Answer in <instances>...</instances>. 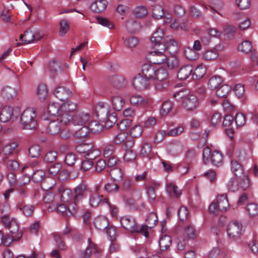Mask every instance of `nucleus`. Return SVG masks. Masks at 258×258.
I'll return each mask as SVG.
<instances>
[{
	"instance_id": "obj_60",
	"label": "nucleus",
	"mask_w": 258,
	"mask_h": 258,
	"mask_svg": "<svg viewBox=\"0 0 258 258\" xmlns=\"http://www.w3.org/2000/svg\"><path fill=\"white\" fill-rule=\"evenodd\" d=\"M124 155V160L126 162H131L135 160L137 153L134 150H126Z\"/></svg>"
},
{
	"instance_id": "obj_19",
	"label": "nucleus",
	"mask_w": 258,
	"mask_h": 258,
	"mask_svg": "<svg viewBox=\"0 0 258 258\" xmlns=\"http://www.w3.org/2000/svg\"><path fill=\"white\" fill-rule=\"evenodd\" d=\"M61 168L62 165L61 163L58 162L52 163L48 168V172L52 176H55L58 174H59L60 175L66 174V176H68V174L67 173V171L64 170H61Z\"/></svg>"
},
{
	"instance_id": "obj_43",
	"label": "nucleus",
	"mask_w": 258,
	"mask_h": 258,
	"mask_svg": "<svg viewBox=\"0 0 258 258\" xmlns=\"http://www.w3.org/2000/svg\"><path fill=\"white\" fill-rule=\"evenodd\" d=\"M61 106L58 103H52L47 107L48 113L50 115L57 116L60 113Z\"/></svg>"
},
{
	"instance_id": "obj_31",
	"label": "nucleus",
	"mask_w": 258,
	"mask_h": 258,
	"mask_svg": "<svg viewBox=\"0 0 258 258\" xmlns=\"http://www.w3.org/2000/svg\"><path fill=\"white\" fill-rule=\"evenodd\" d=\"M159 242L161 250L164 251L169 248L171 244L172 240L170 236L164 235L161 237Z\"/></svg>"
},
{
	"instance_id": "obj_40",
	"label": "nucleus",
	"mask_w": 258,
	"mask_h": 258,
	"mask_svg": "<svg viewBox=\"0 0 258 258\" xmlns=\"http://www.w3.org/2000/svg\"><path fill=\"white\" fill-rule=\"evenodd\" d=\"M93 145L91 143L89 144H81L77 145L76 147V150L77 152L80 154H86L93 149Z\"/></svg>"
},
{
	"instance_id": "obj_46",
	"label": "nucleus",
	"mask_w": 258,
	"mask_h": 258,
	"mask_svg": "<svg viewBox=\"0 0 258 258\" xmlns=\"http://www.w3.org/2000/svg\"><path fill=\"white\" fill-rule=\"evenodd\" d=\"M20 38L24 43H30L35 39V35L31 30H27L24 34H21Z\"/></svg>"
},
{
	"instance_id": "obj_39",
	"label": "nucleus",
	"mask_w": 258,
	"mask_h": 258,
	"mask_svg": "<svg viewBox=\"0 0 258 258\" xmlns=\"http://www.w3.org/2000/svg\"><path fill=\"white\" fill-rule=\"evenodd\" d=\"M112 104L114 110L120 111L123 108L124 101L119 96H113L111 99Z\"/></svg>"
},
{
	"instance_id": "obj_23",
	"label": "nucleus",
	"mask_w": 258,
	"mask_h": 258,
	"mask_svg": "<svg viewBox=\"0 0 258 258\" xmlns=\"http://www.w3.org/2000/svg\"><path fill=\"white\" fill-rule=\"evenodd\" d=\"M60 113L57 115V120L64 125H67L70 122L73 121V115L67 112H64L60 108Z\"/></svg>"
},
{
	"instance_id": "obj_45",
	"label": "nucleus",
	"mask_w": 258,
	"mask_h": 258,
	"mask_svg": "<svg viewBox=\"0 0 258 258\" xmlns=\"http://www.w3.org/2000/svg\"><path fill=\"white\" fill-rule=\"evenodd\" d=\"M48 91L46 85L44 84H40L37 88V94L39 99L44 100L46 98Z\"/></svg>"
},
{
	"instance_id": "obj_37",
	"label": "nucleus",
	"mask_w": 258,
	"mask_h": 258,
	"mask_svg": "<svg viewBox=\"0 0 258 258\" xmlns=\"http://www.w3.org/2000/svg\"><path fill=\"white\" fill-rule=\"evenodd\" d=\"M59 35L62 37L67 34L70 29V24L66 19H62L59 23Z\"/></svg>"
},
{
	"instance_id": "obj_9",
	"label": "nucleus",
	"mask_w": 258,
	"mask_h": 258,
	"mask_svg": "<svg viewBox=\"0 0 258 258\" xmlns=\"http://www.w3.org/2000/svg\"><path fill=\"white\" fill-rule=\"evenodd\" d=\"M199 104L197 96L194 95L186 96L182 98L183 107L188 111H194Z\"/></svg>"
},
{
	"instance_id": "obj_38",
	"label": "nucleus",
	"mask_w": 258,
	"mask_h": 258,
	"mask_svg": "<svg viewBox=\"0 0 258 258\" xmlns=\"http://www.w3.org/2000/svg\"><path fill=\"white\" fill-rule=\"evenodd\" d=\"M216 203L221 211L226 210L229 205L227 197L224 195L217 197Z\"/></svg>"
},
{
	"instance_id": "obj_29",
	"label": "nucleus",
	"mask_w": 258,
	"mask_h": 258,
	"mask_svg": "<svg viewBox=\"0 0 258 258\" xmlns=\"http://www.w3.org/2000/svg\"><path fill=\"white\" fill-rule=\"evenodd\" d=\"M58 192L63 202L69 203L71 201L72 193L70 189L60 187L58 188Z\"/></svg>"
},
{
	"instance_id": "obj_21",
	"label": "nucleus",
	"mask_w": 258,
	"mask_h": 258,
	"mask_svg": "<svg viewBox=\"0 0 258 258\" xmlns=\"http://www.w3.org/2000/svg\"><path fill=\"white\" fill-rule=\"evenodd\" d=\"M88 242L89 245L87 247L86 250L80 252V258H89L92 252H98V250L96 249V245L91 241L90 238L88 239Z\"/></svg>"
},
{
	"instance_id": "obj_26",
	"label": "nucleus",
	"mask_w": 258,
	"mask_h": 258,
	"mask_svg": "<svg viewBox=\"0 0 258 258\" xmlns=\"http://www.w3.org/2000/svg\"><path fill=\"white\" fill-rule=\"evenodd\" d=\"M2 94L4 98L11 100L14 99L16 97L17 91L15 88L8 86L3 88Z\"/></svg>"
},
{
	"instance_id": "obj_54",
	"label": "nucleus",
	"mask_w": 258,
	"mask_h": 258,
	"mask_svg": "<svg viewBox=\"0 0 258 258\" xmlns=\"http://www.w3.org/2000/svg\"><path fill=\"white\" fill-rule=\"evenodd\" d=\"M134 12L136 17L139 18H144L148 14L147 9L145 6H138L136 7Z\"/></svg>"
},
{
	"instance_id": "obj_63",
	"label": "nucleus",
	"mask_w": 258,
	"mask_h": 258,
	"mask_svg": "<svg viewBox=\"0 0 258 258\" xmlns=\"http://www.w3.org/2000/svg\"><path fill=\"white\" fill-rule=\"evenodd\" d=\"M166 61L167 65L170 69H174L179 65L178 60L175 56H172L168 58H166Z\"/></svg>"
},
{
	"instance_id": "obj_36",
	"label": "nucleus",
	"mask_w": 258,
	"mask_h": 258,
	"mask_svg": "<svg viewBox=\"0 0 258 258\" xmlns=\"http://www.w3.org/2000/svg\"><path fill=\"white\" fill-rule=\"evenodd\" d=\"M89 129L86 125L83 126L80 130L75 134V137L80 140L84 141L89 134Z\"/></svg>"
},
{
	"instance_id": "obj_3",
	"label": "nucleus",
	"mask_w": 258,
	"mask_h": 258,
	"mask_svg": "<svg viewBox=\"0 0 258 258\" xmlns=\"http://www.w3.org/2000/svg\"><path fill=\"white\" fill-rule=\"evenodd\" d=\"M211 149L209 147L204 148L203 151V162L205 164H207L209 161V157L212 163L214 166H219L222 165L223 156L221 153L218 151H214L211 154Z\"/></svg>"
},
{
	"instance_id": "obj_44",
	"label": "nucleus",
	"mask_w": 258,
	"mask_h": 258,
	"mask_svg": "<svg viewBox=\"0 0 258 258\" xmlns=\"http://www.w3.org/2000/svg\"><path fill=\"white\" fill-rule=\"evenodd\" d=\"M165 12L163 8L159 5L155 6L152 9V17L155 19H160L164 17Z\"/></svg>"
},
{
	"instance_id": "obj_15",
	"label": "nucleus",
	"mask_w": 258,
	"mask_h": 258,
	"mask_svg": "<svg viewBox=\"0 0 258 258\" xmlns=\"http://www.w3.org/2000/svg\"><path fill=\"white\" fill-rule=\"evenodd\" d=\"M54 95L58 99L63 101L71 96L72 92L65 87L58 86L54 91Z\"/></svg>"
},
{
	"instance_id": "obj_27",
	"label": "nucleus",
	"mask_w": 258,
	"mask_h": 258,
	"mask_svg": "<svg viewBox=\"0 0 258 258\" xmlns=\"http://www.w3.org/2000/svg\"><path fill=\"white\" fill-rule=\"evenodd\" d=\"M106 115H107V116L103 118V121L104 123V126L106 128H109L112 127L117 122V115L115 112L110 114L107 113Z\"/></svg>"
},
{
	"instance_id": "obj_47",
	"label": "nucleus",
	"mask_w": 258,
	"mask_h": 258,
	"mask_svg": "<svg viewBox=\"0 0 258 258\" xmlns=\"http://www.w3.org/2000/svg\"><path fill=\"white\" fill-rule=\"evenodd\" d=\"M122 189L132 193L135 190V185L133 181L129 178H125L122 184Z\"/></svg>"
},
{
	"instance_id": "obj_32",
	"label": "nucleus",
	"mask_w": 258,
	"mask_h": 258,
	"mask_svg": "<svg viewBox=\"0 0 258 258\" xmlns=\"http://www.w3.org/2000/svg\"><path fill=\"white\" fill-rule=\"evenodd\" d=\"M40 183L41 188L44 190L48 191L53 188L55 182L53 178L45 177V178Z\"/></svg>"
},
{
	"instance_id": "obj_55",
	"label": "nucleus",
	"mask_w": 258,
	"mask_h": 258,
	"mask_svg": "<svg viewBox=\"0 0 258 258\" xmlns=\"http://www.w3.org/2000/svg\"><path fill=\"white\" fill-rule=\"evenodd\" d=\"M41 152V148L38 145H33L29 149V154L32 158L39 157L40 155Z\"/></svg>"
},
{
	"instance_id": "obj_2",
	"label": "nucleus",
	"mask_w": 258,
	"mask_h": 258,
	"mask_svg": "<svg viewBox=\"0 0 258 258\" xmlns=\"http://www.w3.org/2000/svg\"><path fill=\"white\" fill-rule=\"evenodd\" d=\"M154 81L157 82L155 84V88L156 90L162 91L169 86V79L167 71L163 68L156 69L155 74Z\"/></svg>"
},
{
	"instance_id": "obj_62",
	"label": "nucleus",
	"mask_w": 258,
	"mask_h": 258,
	"mask_svg": "<svg viewBox=\"0 0 258 258\" xmlns=\"http://www.w3.org/2000/svg\"><path fill=\"white\" fill-rule=\"evenodd\" d=\"M108 113L107 108L104 106V105L102 103H98L96 106V113L97 116H103L106 115V113Z\"/></svg>"
},
{
	"instance_id": "obj_8",
	"label": "nucleus",
	"mask_w": 258,
	"mask_h": 258,
	"mask_svg": "<svg viewBox=\"0 0 258 258\" xmlns=\"http://www.w3.org/2000/svg\"><path fill=\"white\" fill-rule=\"evenodd\" d=\"M151 82V81L139 73L134 77L133 83V86L136 89L142 91L148 88Z\"/></svg>"
},
{
	"instance_id": "obj_22",
	"label": "nucleus",
	"mask_w": 258,
	"mask_h": 258,
	"mask_svg": "<svg viewBox=\"0 0 258 258\" xmlns=\"http://www.w3.org/2000/svg\"><path fill=\"white\" fill-rule=\"evenodd\" d=\"M107 4L106 0H97L91 5L90 9L95 13H100L106 9Z\"/></svg>"
},
{
	"instance_id": "obj_16",
	"label": "nucleus",
	"mask_w": 258,
	"mask_h": 258,
	"mask_svg": "<svg viewBox=\"0 0 258 258\" xmlns=\"http://www.w3.org/2000/svg\"><path fill=\"white\" fill-rule=\"evenodd\" d=\"M109 81L112 86L117 89L124 88L127 85V82L124 78L118 75H114L110 77L109 78Z\"/></svg>"
},
{
	"instance_id": "obj_64",
	"label": "nucleus",
	"mask_w": 258,
	"mask_h": 258,
	"mask_svg": "<svg viewBox=\"0 0 258 258\" xmlns=\"http://www.w3.org/2000/svg\"><path fill=\"white\" fill-rule=\"evenodd\" d=\"M116 182L106 184L104 186L105 190L109 193L117 192L119 190V186Z\"/></svg>"
},
{
	"instance_id": "obj_33",
	"label": "nucleus",
	"mask_w": 258,
	"mask_h": 258,
	"mask_svg": "<svg viewBox=\"0 0 258 258\" xmlns=\"http://www.w3.org/2000/svg\"><path fill=\"white\" fill-rule=\"evenodd\" d=\"M231 169L236 176L240 177L243 174V170L241 165L235 160H233L231 162Z\"/></svg>"
},
{
	"instance_id": "obj_41",
	"label": "nucleus",
	"mask_w": 258,
	"mask_h": 258,
	"mask_svg": "<svg viewBox=\"0 0 258 258\" xmlns=\"http://www.w3.org/2000/svg\"><path fill=\"white\" fill-rule=\"evenodd\" d=\"M223 33L226 38L231 39L234 36L235 28L232 25H226L223 27Z\"/></svg>"
},
{
	"instance_id": "obj_53",
	"label": "nucleus",
	"mask_w": 258,
	"mask_h": 258,
	"mask_svg": "<svg viewBox=\"0 0 258 258\" xmlns=\"http://www.w3.org/2000/svg\"><path fill=\"white\" fill-rule=\"evenodd\" d=\"M18 207L27 217L31 216L33 213L34 207L32 205H26L21 204L18 206Z\"/></svg>"
},
{
	"instance_id": "obj_35",
	"label": "nucleus",
	"mask_w": 258,
	"mask_h": 258,
	"mask_svg": "<svg viewBox=\"0 0 258 258\" xmlns=\"http://www.w3.org/2000/svg\"><path fill=\"white\" fill-rule=\"evenodd\" d=\"M126 27L129 32L135 33L139 31L141 28V26L137 21L130 20L126 22Z\"/></svg>"
},
{
	"instance_id": "obj_20",
	"label": "nucleus",
	"mask_w": 258,
	"mask_h": 258,
	"mask_svg": "<svg viewBox=\"0 0 258 258\" xmlns=\"http://www.w3.org/2000/svg\"><path fill=\"white\" fill-rule=\"evenodd\" d=\"M18 145L16 143H12L10 144L6 145L3 150V152L4 154L6 156L5 158L3 159L4 161H5L6 159L9 158V156L11 155L16 156L18 154V150L17 147Z\"/></svg>"
},
{
	"instance_id": "obj_10",
	"label": "nucleus",
	"mask_w": 258,
	"mask_h": 258,
	"mask_svg": "<svg viewBox=\"0 0 258 258\" xmlns=\"http://www.w3.org/2000/svg\"><path fill=\"white\" fill-rule=\"evenodd\" d=\"M74 191L75 200L80 201L86 197L87 193L91 192V190L87 184L82 182L74 188Z\"/></svg>"
},
{
	"instance_id": "obj_1",
	"label": "nucleus",
	"mask_w": 258,
	"mask_h": 258,
	"mask_svg": "<svg viewBox=\"0 0 258 258\" xmlns=\"http://www.w3.org/2000/svg\"><path fill=\"white\" fill-rule=\"evenodd\" d=\"M36 117V113L34 109L27 108L25 110L21 116V122L23 128L25 130L36 128L37 124Z\"/></svg>"
},
{
	"instance_id": "obj_34",
	"label": "nucleus",
	"mask_w": 258,
	"mask_h": 258,
	"mask_svg": "<svg viewBox=\"0 0 258 258\" xmlns=\"http://www.w3.org/2000/svg\"><path fill=\"white\" fill-rule=\"evenodd\" d=\"M223 79L219 76H214L211 77L208 82V86L211 90L217 89L223 83Z\"/></svg>"
},
{
	"instance_id": "obj_61",
	"label": "nucleus",
	"mask_w": 258,
	"mask_h": 258,
	"mask_svg": "<svg viewBox=\"0 0 258 258\" xmlns=\"http://www.w3.org/2000/svg\"><path fill=\"white\" fill-rule=\"evenodd\" d=\"M131 103L134 105H140L144 104L146 101L144 97L141 95H134L131 97Z\"/></svg>"
},
{
	"instance_id": "obj_48",
	"label": "nucleus",
	"mask_w": 258,
	"mask_h": 258,
	"mask_svg": "<svg viewBox=\"0 0 258 258\" xmlns=\"http://www.w3.org/2000/svg\"><path fill=\"white\" fill-rule=\"evenodd\" d=\"M45 178V173L42 170H36L32 176V180L36 183H40Z\"/></svg>"
},
{
	"instance_id": "obj_50",
	"label": "nucleus",
	"mask_w": 258,
	"mask_h": 258,
	"mask_svg": "<svg viewBox=\"0 0 258 258\" xmlns=\"http://www.w3.org/2000/svg\"><path fill=\"white\" fill-rule=\"evenodd\" d=\"M238 49L239 51L248 53L251 51L252 45L251 42L248 40H244L239 44Z\"/></svg>"
},
{
	"instance_id": "obj_49",
	"label": "nucleus",
	"mask_w": 258,
	"mask_h": 258,
	"mask_svg": "<svg viewBox=\"0 0 258 258\" xmlns=\"http://www.w3.org/2000/svg\"><path fill=\"white\" fill-rule=\"evenodd\" d=\"M177 186L172 183H169L167 185L166 189L169 195L171 197H178L181 195L180 190L177 189Z\"/></svg>"
},
{
	"instance_id": "obj_14",
	"label": "nucleus",
	"mask_w": 258,
	"mask_h": 258,
	"mask_svg": "<svg viewBox=\"0 0 258 258\" xmlns=\"http://www.w3.org/2000/svg\"><path fill=\"white\" fill-rule=\"evenodd\" d=\"M156 68L152 64L145 63L142 67V75L151 82L154 81Z\"/></svg>"
},
{
	"instance_id": "obj_57",
	"label": "nucleus",
	"mask_w": 258,
	"mask_h": 258,
	"mask_svg": "<svg viewBox=\"0 0 258 258\" xmlns=\"http://www.w3.org/2000/svg\"><path fill=\"white\" fill-rule=\"evenodd\" d=\"M152 146L150 143H145L141 148V155L143 157H150L151 154Z\"/></svg>"
},
{
	"instance_id": "obj_28",
	"label": "nucleus",
	"mask_w": 258,
	"mask_h": 258,
	"mask_svg": "<svg viewBox=\"0 0 258 258\" xmlns=\"http://www.w3.org/2000/svg\"><path fill=\"white\" fill-rule=\"evenodd\" d=\"M109 175L113 182H119L122 178L123 173L120 168L115 167L110 169Z\"/></svg>"
},
{
	"instance_id": "obj_59",
	"label": "nucleus",
	"mask_w": 258,
	"mask_h": 258,
	"mask_svg": "<svg viewBox=\"0 0 258 258\" xmlns=\"http://www.w3.org/2000/svg\"><path fill=\"white\" fill-rule=\"evenodd\" d=\"M130 133L133 138H138L143 133L142 127L140 125H136L131 128Z\"/></svg>"
},
{
	"instance_id": "obj_12",
	"label": "nucleus",
	"mask_w": 258,
	"mask_h": 258,
	"mask_svg": "<svg viewBox=\"0 0 258 258\" xmlns=\"http://www.w3.org/2000/svg\"><path fill=\"white\" fill-rule=\"evenodd\" d=\"M90 121V114L83 112H77L73 116V124L75 125H86Z\"/></svg>"
},
{
	"instance_id": "obj_11",
	"label": "nucleus",
	"mask_w": 258,
	"mask_h": 258,
	"mask_svg": "<svg viewBox=\"0 0 258 258\" xmlns=\"http://www.w3.org/2000/svg\"><path fill=\"white\" fill-rule=\"evenodd\" d=\"M121 226L131 232H138L140 230V226L135 223L134 219H131L127 217H123L120 219Z\"/></svg>"
},
{
	"instance_id": "obj_51",
	"label": "nucleus",
	"mask_w": 258,
	"mask_h": 258,
	"mask_svg": "<svg viewBox=\"0 0 258 258\" xmlns=\"http://www.w3.org/2000/svg\"><path fill=\"white\" fill-rule=\"evenodd\" d=\"M146 222L149 228L150 229L153 228L158 222V218L156 214L154 212L150 213L146 219Z\"/></svg>"
},
{
	"instance_id": "obj_24",
	"label": "nucleus",
	"mask_w": 258,
	"mask_h": 258,
	"mask_svg": "<svg viewBox=\"0 0 258 258\" xmlns=\"http://www.w3.org/2000/svg\"><path fill=\"white\" fill-rule=\"evenodd\" d=\"M163 36V31L160 29H157V31L153 34L151 38V42L152 43L153 47L161 43L165 44Z\"/></svg>"
},
{
	"instance_id": "obj_18",
	"label": "nucleus",
	"mask_w": 258,
	"mask_h": 258,
	"mask_svg": "<svg viewBox=\"0 0 258 258\" xmlns=\"http://www.w3.org/2000/svg\"><path fill=\"white\" fill-rule=\"evenodd\" d=\"M192 71V66L189 64L183 66L179 70L177 77L179 80H185L191 76Z\"/></svg>"
},
{
	"instance_id": "obj_56",
	"label": "nucleus",
	"mask_w": 258,
	"mask_h": 258,
	"mask_svg": "<svg viewBox=\"0 0 258 258\" xmlns=\"http://www.w3.org/2000/svg\"><path fill=\"white\" fill-rule=\"evenodd\" d=\"M218 55V52L216 48H214L206 51L204 54V57L206 60H211L217 58Z\"/></svg>"
},
{
	"instance_id": "obj_30",
	"label": "nucleus",
	"mask_w": 258,
	"mask_h": 258,
	"mask_svg": "<svg viewBox=\"0 0 258 258\" xmlns=\"http://www.w3.org/2000/svg\"><path fill=\"white\" fill-rule=\"evenodd\" d=\"M206 72V69L204 66H198L194 71H192L191 74V78L195 80H198L202 79L205 75Z\"/></svg>"
},
{
	"instance_id": "obj_5",
	"label": "nucleus",
	"mask_w": 258,
	"mask_h": 258,
	"mask_svg": "<svg viewBox=\"0 0 258 258\" xmlns=\"http://www.w3.org/2000/svg\"><path fill=\"white\" fill-rule=\"evenodd\" d=\"M100 186H95L94 191L91 192L89 198V203L91 207H97L99 205L107 204L110 207V203L107 198H104L103 195L99 193Z\"/></svg>"
},
{
	"instance_id": "obj_7",
	"label": "nucleus",
	"mask_w": 258,
	"mask_h": 258,
	"mask_svg": "<svg viewBox=\"0 0 258 258\" xmlns=\"http://www.w3.org/2000/svg\"><path fill=\"white\" fill-rule=\"evenodd\" d=\"M229 236L233 239L239 238L243 232V226L237 221H234L229 224L227 229Z\"/></svg>"
},
{
	"instance_id": "obj_13",
	"label": "nucleus",
	"mask_w": 258,
	"mask_h": 258,
	"mask_svg": "<svg viewBox=\"0 0 258 258\" xmlns=\"http://www.w3.org/2000/svg\"><path fill=\"white\" fill-rule=\"evenodd\" d=\"M7 228L12 234V240H17L21 238L22 232L19 230V224L15 218L11 219V223Z\"/></svg>"
},
{
	"instance_id": "obj_42",
	"label": "nucleus",
	"mask_w": 258,
	"mask_h": 258,
	"mask_svg": "<svg viewBox=\"0 0 258 258\" xmlns=\"http://www.w3.org/2000/svg\"><path fill=\"white\" fill-rule=\"evenodd\" d=\"M230 90V86L227 84H224L217 88L216 94L219 97L226 98Z\"/></svg>"
},
{
	"instance_id": "obj_25",
	"label": "nucleus",
	"mask_w": 258,
	"mask_h": 258,
	"mask_svg": "<svg viewBox=\"0 0 258 258\" xmlns=\"http://www.w3.org/2000/svg\"><path fill=\"white\" fill-rule=\"evenodd\" d=\"M94 225L98 230H103L108 227L109 221L105 217H98L94 221Z\"/></svg>"
},
{
	"instance_id": "obj_4",
	"label": "nucleus",
	"mask_w": 258,
	"mask_h": 258,
	"mask_svg": "<svg viewBox=\"0 0 258 258\" xmlns=\"http://www.w3.org/2000/svg\"><path fill=\"white\" fill-rule=\"evenodd\" d=\"M153 48L154 50L150 52L152 54L151 59L153 63L159 64L164 63L166 60V56L163 54L166 50L165 44L161 43Z\"/></svg>"
},
{
	"instance_id": "obj_17",
	"label": "nucleus",
	"mask_w": 258,
	"mask_h": 258,
	"mask_svg": "<svg viewBox=\"0 0 258 258\" xmlns=\"http://www.w3.org/2000/svg\"><path fill=\"white\" fill-rule=\"evenodd\" d=\"M45 125H47L46 131L47 133L51 135H57L60 133L61 130L60 124L57 119L52 120L48 123L47 122Z\"/></svg>"
},
{
	"instance_id": "obj_58",
	"label": "nucleus",
	"mask_w": 258,
	"mask_h": 258,
	"mask_svg": "<svg viewBox=\"0 0 258 258\" xmlns=\"http://www.w3.org/2000/svg\"><path fill=\"white\" fill-rule=\"evenodd\" d=\"M246 210L250 216L253 217L258 215V205L255 204H248Z\"/></svg>"
},
{
	"instance_id": "obj_52",
	"label": "nucleus",
	"mask_w": 258,
	"mask_h": 258,
	"mask_svg": "<svg viewBox=\"0 0 258 258\" xmlns=\"http://www.w3.org/2000/svg\"><path fill=\"white\" fill-rule=\"evenodd\" d=\"M76 108L77 104L71 101L65 102L61 105V109H62V111L71 114L72 113Z\"/></svg>"
},
{
	"instance_id": "obj_6",
	"label": "nucleus",
	"mask_w": 258,
	"mask_h": 258,
	"mask_svg": "<svg viewBox=\"0 0 258 258\" xmlns=\"http://www.w3.org/2000/svg\"><path fill=\"white\" fill-rule=\"evenodd\" d=\"M19 113L18 108H13L10 106H5L0 113V120L3 122L8 121H14L16 119Z\"/></svg>"
}]
</instances>
